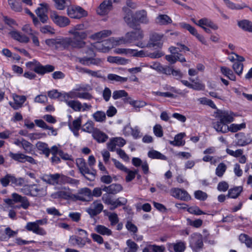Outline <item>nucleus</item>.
Returning <instances> with one entry per match:
<instances>
[{
  "label": "nucleus",
  "instance_id": "32",
  "mask_svg": "<svg viewBox=\"0 0 252 252\" xmlns=\"http://www.w3.org/2000/svg\"><path fill=\"white\" fill-rule=\"evenodd\" d=\"M171 19L167 15H159L156 19V22L161 25H165L172 23Z\"/></svg>",
  "mask_w": 252,
  "mask_h": 252
},
{
  "label": "nucleus",
  "instance_id": "23",
  "mask_svg": "<svg viewBox=\"0 0 252 252\" xmlns=\"http://www.w3.org/2000/svg\"><path fill=\"white\" fill-rule=\"evenodd\" d=\"M65 40H62L60 39H48L45 40L46 44L49 46H54L56 49H58L60 47L65 48V44L66 43Z\"/></svg>",
  "mask_w": 252,
  "mask_h": 252
},
{
  "label": "nucleus",
  "instance_id": "36",
  "mask_svg": "<svg viewBox=\"0 0 252 252\" xmlns=\"http://www.w3.org/2000/svg\"><path fill=\"white\" fill-rule=\"evenodd\" d=\"M148 156L150 158L153 159H160L162 160L167 159L166 156L160 152L154 150L150 151L148 153Z\"/></svg>",
  "mask_w": 252,
  "mask_h": 252
},
{
  "label": "nucleus",
  "instance_id": "61",
  "mask_svg": "<svg viewBox=\"0 0 252 252\" xmlns=\"http://www.w3.org/2000/svg\"><path fill=\"white\" fill-rule=\"evenodd\" d=\"M73 97H74V96H71L70 94L65 93H60L59 97L58 99L60 101H65L66 103V104H67V102L70 101V100H69V99L70 98H73Z\"/></svg>",
  "mask_w": 252,
  "mask_h": 252
},
{
  "label": "nucleus",
  "instance_id": "30",
  "mask_svg": "<svg viewBox=\"0 0 252 252\" xmlns=\"http://www.w3.org/2000/svg\"><path fill=\"white\" fill-rule=\"evenodd\" d=\"M243 191V187L241 186L236 187L230 189L228 190L227 196L232 198H236L238 197L241 192Z\"/></svg>",
  "mask_w": 252,
  "mask_h": 252
},
{
  "label": "nucleus",
  "instance_id": "41",
  "mask_svg": "<svg viewBox=\"0 0 252 252\" xmlns=\"http://www.w3.org/2000/svg\"><path fill=\"white\" fill-rule=\"evenodd\" d=\"M67 105L75 111H80L82 108V104L78 100H70L67 102Z\"/></svg>",
  "mask_w": 252,
  "mask_h": 252
},
{
  "label": "nucleus",
  "instance_id": "11",
  "mask_svg": "<svg viewBox=\"0 0 252 252\" xmlns=\"http://www.w3.org/2000/svg\"><path fill=\"white\" fill-rule=\"evenodd\" d=\"M112 9L111 0H104L96 9V12L100 15L107 14Z\"/></svg>",
  "mask_w": 252,
  "mask_h": 252
},
{
  "label": "nucleus",
  "instance_id": "26",
  "mask_svg": "<svg viewBox=\"0 0 252 252\" xmlns=\"http://www.w3.org/2000/svg\"><path fill=\"white\" fill-rule=\"evenodd\" d=\"M9 34L14 39L23 43H27L29 41V38L26 35L20 34L17 31H11Z\"/></svg>",
  "mask_w": 252,
  "mask_h": 252
},
{
  "label": "nucleus",
  "instance_id": "3",
  "mask_svg": "<svg viewBox=\"0 0 252 252\" xmlns=\"http://www.w3.org/2000/svg\"><path fill=\"white\" fill-rule=\"evenodd\" d=\"M26 66L33 70L38 74L42 75L46 73L51 72L55 69V67L53 65L47 64L44 66L35 60L26 63Z\"/></svg>",
  "mask_w": 252,
  "mask_h": 252
},
{
  "label": "nucleus",
  "instance_id": "19",
  "mask_svg": "<svg viewBox=\"0 0 252 252\" xmlns=\"http://www.w3.org/2000/svg\"><path fill=\"white\" fill-rule=\"evenodd\" d=\"M73 38L68 40L66 43L70 44L73 47V42L75 41H83V39H85L87 36V34L84 32L74 31L72 32Z\"/></svg>",
  "mask_w": 252,
  "mask_h": 252
},
{
  "label": "nucleus",
  "instance_id": "34",
  "mask_svg": "<svg viewBox=\"0 0 252 252\" xmlns=\"http://www.w3.org/2000/svg\"><path fill=\"white\" fill-rule=\"evenodd\" d=\"M69 241L72 245H77L80 248H83L86 244L85 241L81 237L74 235L70 236Z\"/></svg>",
  "mask_w": 252,
  "mask_h": 252
},
{
  "label": "nucleus",
  "instance_id": "9",
  "mask_svg": "<svg viewBox=\"0 0 252 252\" xmlns=\"http://www.w3.org/2000/svg\"><path fill=\"white\" fill-rule=\"evenodd\" d=\"M50 17L54 23L60 27H65L70 23V20L67 17L60 16L56 11H52Z\"/></svg>",
  "mask_w": 252,
  "mask_h": 252
},
{
  "label": "nucleus",
  "instance_id": "13",
  "mask_svg": "<svg viewBox=\"0 0 252 252\" xmlns=\"http://www.w3.org/2000/svg\"><path fill=\"white\" fill-rule=\"evenodd\" d=\"M103 208V206L101 203L94 202L90 207L86 209V211L90 215L91 218H93L100 214Z\"/></svg>",
  "mask_w": 252,
  "mask_h": 252
},
{
  "label": "nucleus",
  "instance_id": "47",
  "mask_svg": "<svg viewBox=\"0 0 252 252\" xmlns=\"http://www.w3.org/2000/svg\"><path fill=\"white\" fill-rule=\"evenodd\" d=\"M246 127V124L245 123L241 124H231L229 126H228V131H230L232 132H236L238 130H240L243 128Z\"/></svg>",
  "mask_w": 252,
  "mask_h": 252
},
{
  "label": "nucleus",
  "instance_id": "49",
  "mask_svg": "<svg viewBox=\"0 0 252 252\" xmlns=\"http://www.w3.org/2000/svg\"><path fill=\"white\" fill-rule=\"evenodd\" d=\"M94 124L93 121H88L82 128V130L84 131L89 133L93 132L95 128L94 127Z\"/></svg>",
  "mask_w": 252,
  "mask_h": 252
},
{
  "label": "nucleus",
  "instance_id": "1",
  "mask_svg": "<svg viewBox=\"0 0 252 252\" xmlns=\"http://www.w3.org/2000/svg\"><path fill=\"white\" fill-rule=\"evenodd\" d=\"M73 48H80L79 53L84 55L82 57H76L75 61L86 66L91 65H100L102 60L100 58H95V54L92 45H86L84 41L73 42Z\"/></svg>",
  "mask_w": 252,
  "mask_h": 252
},
{
  "label": "nucleus",
  "instance_id": "12",
  "mask_svg": "<svg viewBox=\"0 0 252 252\" xmlns=\"http://www.w3.org/2000/svg\"><path fill=\"white\" fill-rule=\"evenodd\" d=\"M172 195L178 199L183 201H189L190 200L191 196L184 189L174 188L171 189Z\"/></svg>",
  "mask_w": 252,
  "mask_h": 252
},
{
  "label": "nucleus",
  "instance_id": "46",
  "mask_svg": "<svg viewBox=\"0 0 252 252\" xmlns=\"http://www.w3.org/2000/svg\"><path fill=\"white\" fill-rule=\"evenodd\" d=\"M226 165L223 162L220 163L216 169V174L219 177H221L226 170Z\"/></svg>",
  "mask_w": 252,
  "mask_h": 252
},
{
  "label": "nucleus",
  "instance_id": "42",
  "mask_svg": "<svg viewBox=\"0 0 252 252\" xmlns=\"http://www.w3.org/2000/svg\"><path fill=\"white\" fill-rule=\"evenodd\" d=\"M22 147L26 153L32 154L33 152V145L24 139H23Z\"/></svg>",
  "mask_w": 252,
  "mask_h": 252
},
{
  "label": "nucleus",
  "instance_id": "51",
  "mask_svg": "<svg viewBox=\"0 0 252 252\" xmlns=\"http://www.w3.org/2000/svg\"><path fill=\"white\" fill-rule=\"evenodd\" d=\"M126 227L130 232L132 233L134 236L136 235V233L138 231L137 227L131 221H127Z\"/></svg>",
  "mask_w": 252,
  "mask_h": 252
},
{
  "label": "nucleus",
  "instance_id": "64",
  "mask_svg": "<svg viewBox=\"0 0 252 252\" xmlns=\"http://www.w3.org/2000/svg\"><path fill=\"white\" fill-rule=\"evenodd\" d=\"M149 248L151 251L153 252H164L165 247L163 246H157L156 245H150Z\"/></svg>",
  "mask_w": 252,
  "mask_h": 252
},
{
  "label": "nucleus",
  "instance_id": "21",
  "mask_svg": "<svg viewBox=\"0 0 252 252\" xmlns=\"http://www.w3.org/2000/svg\"><path fill=\"white\" fill-rule=\"evenodd\" d=\"M92 136L99 143L105 142L108 138L105 133L96 128L94 130Z\"/></svg>",
  "mask_w": 252,
  "mask_h": 252
},
{
  "label": "nucleus",
  "instance_id": "4",
  "mask_svg": "<svg viewBox=\"0 0 252 252\" xmlns=\"http://www.w3.org/2000/svg\"><path fill=\"white\" fill-rule=\"evenodd\" d=\"M144 37L142 31L138 30L135 31L128 32L125 34V37L119 38L117 41L121 43H130L135 41L142 39Z\"/></svg>",
  "mask_w": 252,
  "mask_h": 252
},
{
  "label": "nucleus",
  "instance_id": "62",
  "mask_svg": "<svg viewBox=\"0 0 252 252\" xmlns=\"http://www.w3.org/2000/svg\"><path fill=\"white\" fill-rule=\"evenodd\" d=\"M55 3L56 7L59 10H63L65 8L66 5L65 0H53Z\"/></svg>",
  "mask_w": 252,
  "mask_h": 252
},
{
  "label": "nucleus",
  "instance_id": "15",
  "mask_svg": "<svg viewBox=\"0 0 252 252\" xmlns=\"http://www.w3.org/2000/svg\"><path fill=\"white\" fill-rule=\"evenodd\" d=\"M77 198L83 201H91L92 199L91 190L88 188L82 189L79 191Z\"/></svg>",
  "mask_w": 252,
  "mask_h": 252
},
{
  "label": "nucleus",
  "instance_id": "59",
  "mask_svg": "<svg viewBox=\"0 0 252 252\" xmlns=\"http://www.w3.org/2000/svg\"><path fill=\"white\" fill-rule=\"evenodd\" d=\"M39 28L40 29V32L44 34H54L55 33L54 29L49 25H46L43 27L41 26Z\"/></svg>",
  "mask_w": 252,
  "mask_h": 252
},
{
  "label": "nucleus",
  "instance_id": "48",
  "mask_svg": "<svg viewBox=\"0 0 252 252\" xmlns=\"http://www.w3.org/2000/svg\"><path fill=\"white\" fill-rule=\"evenodd\" d=\"M197 100L201 104L208 105L213 109H217V107L213 101L206 97L199 98Z\"/></svg>",
  "mask_w": 252,
  "mask_h": 252
},
{
  "label": "nucleus",
  "instance_id": "43",
  "mask_svg": "<svg viewBox=\"0 0 252 252\" xmlns=\"http://www.w3.org/2000/svg\"><path fill=\"white\" fill-rule=\"evenodd\" d=\"M23 31H26V32L29 34L32 35V40L33 43L36 46H39V42L38 39V37L34 35L35 33L34 32L32 31V30L29 27H25L23 28Z\"/></svg>",
  "mask_w": 252,
  "mask_h": 252
},
{
  "label": "nucleus",
  "instance_id": "60",
  "mask_svg": "<svg viewBox=\"0 0 252 252\" xmlns=\"http://www.w3.org/2000/svg\"><path fill=\"white\" fill-rule=\"evenodd\" d=\"M158 70L161 73L166 75H170L172 73V68L169 66H159L158 67Z\"/></svg>",
  "mask_w": 252,
  "mask_h": 252
},
{
  "label": "nucleus",
  "instance_id": "2",
  "mask_svg": "<svg viewBox=\"0 0 252 252\" xmlns=\"http://www.w3.org/2000/svg\"><path fill=\"white\" fill-rule=\"evenodd\" d=\"M216 118L218 119L216 122L212 123L213 127L218 132L222 133L228 132V126L234 121V117L236 116V114L230 111L221 110L217 109L216 112Z\"/></svg>",
  "mask_w": 252,
  "mask_h": 252
},
{
  "label": "nucleus",
  "instance_id": "50",
  "mask_svg": "<svg viewBox=\"0 0 252 252\" xmlns=\"http://www.w3.org/2000/svg\"><path fill=\"white\" fill-rule=\"evenodd\" d=\"M223 0L225 3V4L227 6V7L232 9H241L243 8L244 7H247V5L245 4H243L242 6H241L239 4L236 5L235 3L230 1L229 0Z\"/></svg>",
  "mask_w": 252,
  "mask_h": 252
},
{
  "label": "nucleus",
  "instance_id": "55",
  "mask_svg": "<svg viewBox=\"0 0 252 252\" xmlns=\"http://www.w3.org/2000/svg\"><path fill=\"white\" fill-rule=\"evenodd\" d=\"M243 67V64L239 62L234 63L232 66L233 70L238 75H240L242 73Z\"/></svg>",
  "mask_w": 252,
  "mask_h": 252
},
{
  "label": "nucleus",
  "instance_id": "39",
  "mask_svg": "<svg viewBox=\"0 0 252 252\" xmlns=\"http://www.w3.org/2000/svg\"><path fill=\"white\" fill-rule=\"evenodd\" d=\"M93 117L96 122L102 123L105 121L106 114L103 111H97L93 114Z\"/></svg>",
  "mask_w": 252,
  "mask_h": 252
},
{
  "label": "nucleus",
  "instance_id": "27",
  "mask_svg": "<svg viewBox=\"0 0 252 252\" xmlns=\"http://www.w3.org/2000/svg\"><path fill=\"white\" fill-rule=\"evenodd\" d=\"M102 199L105 204L111 205L110 207V210H114L118 207L115 203H114V199L112 198L111 195L104 194L102 197Z\"/></svg>",
  "mask_w": 252,
  "mask_h": 252
},
{
  "label": "nucleus",
  "instance_id": "58",
  "mask_svg": "<svg viewBox=\"0 0 252 252\" xmlns=\"http://www.w3.org/2000/svg\"><path fill=\"white\" fill-rule=\"evenodd\" d=\"M153 131L155 135L156 136L158 137H161L163 136V130L162 126L160 125H156L154 126Z\"/></svg>",
  "mask_w": 252,
  "mask_h": 252
},
{
  "label": "nucleus",
  "instance_id": "17",
  "mask_svg": "<svg viewBox=\"0 0 252 252\" xmlns=\"http://www.w3.org/2000/svg\"><path fill=\"white\" fill-rule=\"evenodd\" d=\"M79 170L81 174L88 180L92 181L94 180L96 172L95 170L91 171L87 165L81 167Z\"/></svg>",
  "mask_w": 252,
  "mask_h": 252
},
{
  "label": "nucleus",
  "instance_id": "22",
  "mask_svg": "<svg viewBox=\"0 0 252 252\" xmlns=\"http://www.w3.org/2000/svg\"><path fill=\"white\" fill-rule=\"evenodd\" d=\"M135 20L141 23L148 24L149 20L146 11L143 9L136 11L135 14Z\"/></svg>",
  "mask_w": 252,
  "mask_h": 252
},
{
  "label": "nucleus",
  "instance_id": "57",
  "mask_svg": "<svg viewBox=\"0 0 252 252\" xmlns=\"http://www.w3.org/2000/svg\"><path fill=\"white\" fill-rule=\"evenodd\" d=\"M188 211L190 214H194L196 215L205 214V213L201 210L197 206L190 207L189 208Z\"/></svg>",
  "mask_w": 252,
  "mask_h": 252
},
{
  "label": "nucleus",
  "instance_id": "53",
  "mask_svg": "<svg viewBox=\"0 0 252 252\" xmlns=\"http://www.w3.org/2000/svg\"><path fill=\"white\" fill-rule=\"evenodd\" d=\"M57 175L54 174H49L46 175L44 178V180L49 184L55 185H56V179Z\"/></svg>",
  "mask_w": 252,
  "mask_h": 252
},
{
  "label": "nucleus",
  "instance_id": "54",
  "mask_svg": "<svg viewBox=\"0 0 252 252\" xmlns=\"http://www.w3.org/2000/svg\"><path fill=\"white\" fill-rule=\"evenodd\" d=\"M180 26L183 29H185L188 30L190 34L192 35H194V34H196L197 30L190 25L186 23H180Z\"/></svg>",
  "mask_w": 252,
  "mask_h": 252
},
{
  "label": "nucleus",
  "instance_id": "33",
  "mask_svg": "<svg viewBox=\"0 0 252 252\" xmlns=\"http://www.w3.org/2000/svg\"><path fill=\"white\" fill-rule=\"evenodd\" d=\"M95 230L102 235L110 236L112 234V232L110 229L102 225H97L95 228Z\"/></svg>",
  "mask_w": 252,
  "mask_h": 252
},
{
  "label": "nucleus",
  "instance_id": "56",
  "mask_svg": "<svg viewBox=\"0 0 252 252\" xmlns=\"http://www.w3.org/2000/svg\"><path fill=\"white\" fill-rule=\"evenodd\" d=\"M56 175H57V179H56V185H62V184H65L67 182V176H65L63 174H61L59 173H56Z\"/></svg>",
  "mask_w": 252,
  "mask_h": 252
},
{
  "label": "nucleus",
  "instance_id": "44",
  "mask_svg": "<svg viewBox=\"0 0 252 252\" xmlns=\"http://www.w3.org/2000/svg\"><path fill=\"white\" fill-rule=\"evenodd\" d=\"M128 94L125 90H117L113 92L112 97L114 99H118L123 97L127 98Z\"/></svg>",
  "mask_w": 252,
  "mask_h": 252
},
{
  "label": "nucleus",
  "instance_id": "14",
  "mask_svg": "<svg viewBox=\"0 0 252 252\" xmlns=\"http://www.w3.org/2000/svg\"><path fill=\"white\" fill-rule=\"evenodd\" d=\"M25 228L30 231H32L33 233L44 236L46 234V231L42 227L37 226V224L34 222H29L27 223Z\"/></svg>",
  "mask_w": 252,
  "mask_h": 252
},
{
  "label": "nucleus",
  "instance_id": "38",
  "mask_svg": "<svg viewBox=\"0 0 252 252\" xmlns=\"http://www.w3.org/2000/svg\"><path fill=\"white\" fill-rule=\"evenodd\" d=\"M109 195L116 194L123 189V186L119 184H112L109 185Z\"/></svg>",
  "mask_w": 252,
  "mask_h": 252
},
{
  "label": "nucleus",
  "instance_id": "5",
  "mask_svg": "<svg viewBox=\"0 0 252 252\" xmlns=\"http://www.w3.org/2000/svg\"><path fill=\"white\" fill-rule=\"evenodd\" d=\"M67 14L71 18L80 19L88 15V12L79 6H70L67 8Z\"/></svg>",
  "mask_w": 252,
  "mask_h": 252
},
{
  "label": "nucleus",
  "instance_id": "8",
  "mask_svg": "<svg viewBox=\"0 0 252 252\" xmlns=\"http://www.w3.org/2000/svg\"><path fill=\"white\" fill-rule=\"evenodd\" d=\"M9 156L15 161L21 163H25L28 162L32 164H36L35 160L32 157L27 156L21 153H14L10 152Z\"/></svg>",
  "mask_w": 252,
  "mask_h": 252
},
{
  "label": "nucleus",
  "instance_id": "63",
  "mask_svg": "<svg viewBox=\"0 0 252 252\" xmlns=\"http://www.w3.org/2000/svg\"><path fill=\"white\" fill-rule=\"evenodd\" d=\"M187 220L190 225L196 228L200 227L203 223V221L201 219H197L194 220H192L190 219H188Z\"/></svg>",
  "mask_w": 252,
  "mask_h": 252
},
{
  "label": "nucleus",
  "instance_id": "10",
  "mask_svg": "<svg viewBox=\"0 0 252 252\" xmlns=\"http://www.w3.org/2000/svg\"><path fill=\"white\" fill-rule=\"evenodd\" d=\"M35 13L37 16L39 17L41 23L43 24L47 23L49 18L47 15L48 5L47 4H40V7H38L36 9Z\"/></svg>",
  "mask_w": 252,
  "mask_h": 252
},
{
  "label": "nucleus",
  "instance_id": "25",
  "mask_svg": "<svg viewBox=\"0 0 252 252\" xmlns=\"http://www.w3.org/2000/svg\"><path fill=\"white\" fill-rule=\"evenodd\" d=\"M235 137L237 138V144L241 146L247 145L252 141L250 138H247L242 132L236 134Z\"/></svg>",
  "mask_w": 252,
  "mask_h": 252
},
{
  "label": "nucleus",
  "instance_id": "35",
  "mask_svg": "<svg viewBox=\"0 0 252 252\" xmlns=\"http://www.w3.org/2000/svg\"><path fill=\"white\" fill-rule=\"evenodd\" d=\"M239 239L241 243H245L248 248H252V238L245 234H241Z\"/></svg>",
  "mask_w": 252,
  "mask_h": 252
},
{
  "label": "nucleus",
  "instance_id": "37",
  "mask_svg": "<svg viewBox=\"0 0 252 252\" xmlns=\"http://www.w3.org/2000/svg\"><path fill=\"white\" fill-rule=\"evenodd\" d=\"M131 98L130 97L124 98V101L125 103H129V104L132 105L134 108H142L146 105V103L143 101H129Z\"/></svg>",
  "mask_w": 252,
  "mask_h": 252
},
{
  "label": "nucleus",
  "instance_id": "52",
  "mask_svg": "<svg viewBox=\"0 0 252 252\" xmlns=\"http://www.w3.org/2000/svg\"><path fill=\"white\" fill-rule=\"evenodd\" d=\"M194 195L196 199L201 201H204L208 197L207 194L200 190L195 191L194 193Z\"/></svg>",
  "mask_w": 252,
  "mask_h": 252
},
{
  "label": "nucleus",
  "instance_id": "18",
  "mask_svg": "<svg viewBox=\"0 0 252 252\" xmlns=\"http://www.w3.org/2000/svg\"><path fill=\"white\" fill-rule=\"evenodd\" d=\"M14 102H9V105L14 109L17 110L21 108L23 104L26 100V97L24 95H13Z\"/></svg>",
  "mask_w": 252,
  "mask_h": 252
},
{
  "label": "nucleus",
  "instance_id": "31",
  "mask_svg": "<svg viewBox=\"0 0 252 252\" xmlns=\"http://www.w3.org/2000/svg\"><path fill=\"white\" fill-rule=\"evenodd\" d=\"M220 72L223 75L226 76L229 79L232 81H235L236 80V76L235 74H234L232 70H231L230 68L226 66H221Z\"/></svg>",
  "mask_w": 252,
  "mask_h": 252
},
{
  "label": "nucleus",
  "instance_id": "20",
  "mask_svg": "<svg viewBox=\"0 0 252 252\" xmlns=\"http://www.w3.org/2000/svg\"><path fill=\"white\" fill-rule=\"evenodd\" d=\"M31 190L32 191V196H43L46 194V190L43 188L33 184L31 185Z\"/></svg>",
  "mask_w": 252,
  "mask_h": 252
},
{
  "label": "nucleus",
  "instance_id": "45",
  "mask_svg": "<svg viewBox=\"0 0 252 252\" xmlns=\"http://www.w3.org/2000/svg\"><path fill=\"white\" fill-rule=\"evenodd\" d=\"M107 78L111 81L121 83L126 82L127 80V78L126 77H123L114 74H109L107 76Z\"/></svg>",
  "mask_w": 252,
  "mask_h": 252
},
{
  "label": "nucleus",
  "instance_id": "16",
  "mask_svg": "<svg viewBox=\"0 0 252 252\" xmlns=\"http://www.w3.org/2000/svg\"><path fill=\"white\" fill-rule=\"evenodd\" d=\"M123 19L127 25L130 27L133 25V12L127 7L124 6L122 8Z\"/></svg>",
  "mask_w": 252,
  "mask_h": 252
},
{
  "label": "nucleus",
  "instance_id": "24",
  "mask_svg": "<svg viewBox=\"0 0 252 252\" xmlns=\"http://www.w3.org/2000/svg\"><path fill=\"white\" fill-rule=\"evenodd\" d=\"M51 197L53 199H63L67 200L70 199L72 197V195L69 191L60 190L51 194Z\"/></svg>",
  "mask_w": 252,
  "mask_h": 252
},
{
  "label": "nucleus",
  "instance_id": "29",
  "mask_svg": "<svg viewBox=\"0 0 252 252\" xmlns=\"http://www.w3.org/2000/svg\"><path fill=\"white\" fill-rule=\"evenodd\" d=\"M238 25L244 31L252 32V22L247 20H243L238 22Z\"/></svg>",
  "mask_w": 252,
  "mask_h": 252
},
{
  "label": "nucleus",
  "instance_id": "40",
  "mask_svg": "<svg viewBox=\"0 0 252 252\" xmlns=\"http://www.w3.org/2000/svg\"><path fill=\"white\" fill-rule=\"evenodd\" d=\"M112 32L110 30H103L94 33L93 36L95 39H101L110 36Z\"/></svg>",
  "mask_w": 252,
  "mask_h": 252
},
{
  "label": "nucleus",
  "instance_id": "28",
  "mask_svg": "<svg viewBox=\"0 0 252 252\" xmlns=\"http://www.w3.org/2000/svg\"><path fill=\"white\" fill-rule=\"evenodd\" d=\"M107 61L110 63H116L120 65H125L128 63L129 60L120 57L109 56Z\"/></svg>",
  "mask_w": 252,
  "mask_h": 252
},
{
  "label": "nucleus",
  "instance_id": "7",
  "mask_svg": "<svg viewBox=\"0 0 252 252\" xmlns=\"http://www.w3.org/2000/svg\"><path fill=\"white\" fill-rule=\"evenodd\" d=\"M189 246L193 251L196 252L202 249L203 246L202 235L199 233L192 234L189 239Z\"/></svg>",
  "mask_w": 252,
  "mask_h": 252
},
{
  "label": "nucleus",
  "instance_id": "6",
  "mask_svg": "<svg viewBox=\"0 0 252 252\" xmlns=\"http://www.w3.org/2000/svg\"><path fill=\"white\" fill-rule=\"evenodd\" d=\"M163 37L162 34H158L156 32L151 33L150 34L147 48H161L163 43Z\"/></svg>",
  "mask_w": 252,
  "mask_h": 252
}]
</instances>
